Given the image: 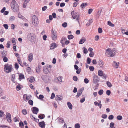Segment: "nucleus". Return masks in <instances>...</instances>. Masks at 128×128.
<instances>
[{
  "mask_svg": "<svg viewBox=\"0 0 128 128\" xmlns=\"http://www.w3.org/2000/svg\"><path fill=\"white\" fill-rule=\"evenodd\" d=\"M106 51L105 54L108 57H113L116 54V51L115 48H113L112 50L110 48H108L106 49Z\"/></svg>",
  "mask_w": 128,
  "mask_h": 128,
  "instance_id": "f257e3e1",
  "label": "nucleus"
},
{
  "mask_svg": "<svg viewBox=\"0 0 128 128\" xmlns=\"http://www.w3.org/2000/svg\"><path fill=\"white\" fill-rule=\"evenodd\" d=\"M10 4L11 7L14 12H16L18 11L19 8L18 4L15 0H12Z\"/></svg>",
  "mask_w": 128,
  "mask_h": 128,
  "instance_id": "f03ea898",
  "label": "nucleus"
},
{
  "mask_svg": "<svg viewBox=\"0 0 128 128\" xmlns=\"http://www.w3.org/2000/svg\"><path fill=\"white\" fill-rule=\"evenodd\" d=\"M4 70L6 73L11 72L12 70V66L11 64H7L4 65Z\"/></svg>",
  "mask_w": 128,
  "mask_h": 128,
  "instance_id": "7ed1b4c3",
  "label": "nucleus"
},
{
  "mask_svg": "<svg viewBox=\"0 0 128 128\" xmlns=\"http://www.w3.org/2000/svg\"><path fill=\"white\" fill-rule=\"evenodd\" d=\"M27 38L29 41L32 42H34L35 40L36 36L34 34L30 33L27 35Z\"/></svg>",
  "mask_w": 128,
  "mask_h": 128,
  "instance_id": "20e7f679",
  "label": "nucleus"
},
{
  "mask_svg": "<svg viewBox=\"0 0 128 128\" xmlns=\"http://www.w3.org/2000/svg\"><path fill=\"white\" fill-rule=\"evenodd\" d=\"M51 37L52 40H55L57 39V35L56 34V32L52 28L51 30Z\"/></svg>",
  "mask_w": 128,
  "mask_h": 128,
  "instance_id": "39448f33",
  "label": "nucleus"
},
{
  "mask_svg": "<svg viewBox=\"0 0 128 128\" xmlns=\"http://www.w3.org/2000/svg\"><path fill=\"white\" fill-rule=\"evenodd\" d=\"M32 22L34 26L37 25L38 24V18L35 15L32 17Z\"/></svg>",
  "mask_w": 128,
  "mask_h": 128,
  "instance_id": "423d86ee",
  "label": "nucleus"
},
{
  "mask_svg": "<svg viewBox=\"0 0 128 128\" xmlns=\"http://www.w3.org/2000/svg\"><path fill=\"white\" fill-rule=\"evenodd\" d=\"M6 118H7L8 122H10L12 121L11 115L10 113L8 112H6Z\"/></svg>",
  "mask_w": 128,
  "mask_h": 128,
  "instance_id": "0eeeda50",
  "label": "nucleus"
},
{
  "mask_svg": "<svg viewBox=\"0 0 128 128\" xmlns=\"http://www.w3.org/2000/svg\"><path fill=\"white\" fill-rule=\"evenodd\" d=\"M32 111L33 113L37 114L39 111V110L38 108L33 107L32 108Z\"/></svg>",
  "mask_w": 128,
  "mask_h": 128,
  "instance_id": "6e6552de",
  "label": "nucleus"
},
{
  "mask_svg": "<svg viewBox=\"0 0 128 128\" xmlns=\"http://www.w3.org/2000/svg\"><path fill=\"white\" fill-rule=\"evenodd\" d=\"M93 83L94 84H96L99 82V80H98V76L96 75H94L93 76Z\"/></svg>",
  "mask_w": 128,
  "mask_h": 128,
  "instance_id": "1a4fd4ad",
  "label": "nucleus"
},
{
  "mask_svg": "<svg viewBox=\"0 0 128 128\" xmlns=\"http://www.w3.org/2000/svg\"><path fill=\"white\" fill-rule=\"evenodd\" d=\"M84 89V88H82L78 90L77 94L76 96V97L78 98L81 95Z\"/></svg>",
  "mask_w": 128,
  "mask_h": 128,
  "instance_id": "9d476101",
  "label": "nucleus"
},
{
  "mask_svg": "<svg viewBox=\"0 0 128 128\" xmlns=\"http://www.w3.org/2000/svg\"><path fill=\"white\" fill-rule=\"evenodd\" d=\"M63 98L62 96L60 95H56L55 98V100H56L58 101V100L62 101Z\"/></svg>",
  "mask_w": 128,
  "mask_h": 128,
  "instance_id": "9b49d317",
  "label": "nucleus"
},
{
  "mask_svg": "<svg viewBox=\"0 0 128 128\" xmlns=\"http://www.w3.org/2000/svg\"><path fill=\"white\" fill-rule=\"evenodd\" d=\"M71 14L72 15V17L74 19L76 18L78 16L77 13L74 11L71 12Z\"/></svg>",
  "mask_w": 128,
  "mask_h": 128,
  "instance_id": "f8f14e48",
  "label": "nucleus"
},
{
  "mask_svg": "<svg viewBox=\"0 0 128 128\" xmlns=\"http://www.w3.org/2000/svg\"><path fill=\"white\" fill-rule=\"evenodd\" d=\"M39 126L41 128H44L45 126L44 122V121L40 122L38 124Z\"/></svg>",
  "mask_w": 128,
  "mask_h": 128,
  "instance_id": "ddd939ff",
  "label": "nucleus"
},
{
  "mask_svg": "<svg viewBox=\"0 0 128 128\" xmlns=\"http://www.w3.org/2000/svg\"><path fill=\"white\" fill-rule=\"evenodd\" d=\"M33 58V55L32 53H31L28 56V61L30 62H31Z\"/></svg>",
  "mask_w": 128,
  "mask_h": 128,
  "instance_id": "4468645a",
  "label": "nucleus"
},
{
  "mask_svg": "<svg viewBox=\"0 0 128 128\" xmlns=\"http://www.w3.org/2000/svg\"><path fill=\"white\" fill-rule=\"evenodd\" d=\"M86 41V38L84 37H82L80 40L79 43L82 44L84 43Z\"/></svg>",
  "mask_w": 128,
  "mask_h": 128,
  "instance_id": "2eb2a0df",
  "label": "nucleus"
},
{
  "mask_svg": "<svg viewBox=\"0 0 128 128\" xmlns=\"http://www.w3.org/2000/svg\"><path fill=\"white\" fill-rule=\"evenodd\" d=\"M94 104L96 106H98L100 108V109H101L102 108V104L100 103H99L98 102H94Z\"/></svg>",
  "mask_w": 128,
  "mask_h": 128,
  "instance_id": "dca6fc26",
  "label": "nucleus"
},
{
  "mask_svg": "<svg viewBox=\"0 0 128 128\" xmlns=\"http://www.w3.org/2000/svg\"><path fill=\"white\" fill-rule=\"evenodd\" d=\"M43 71L45 74H48L49 72V70L46 67L44 68Z\"/></svg>",
  "mask_w": 128,
  "mask_h": 128,
  "instance_id": "f3484780",
  "label": "nucleus"
},
{
  "mask_svg": "<svg viewBox=\"0 0 128 128\" xmlns=\"http://www.w3.org/2000/svg\"><path fill=\"white\" fill-rule=\"evenodd\" d=\"M19 80H22L24 79V75L20 73L19 75Z\"/></svg>",
  "mask_w": 128,
  "mask_h": 128,
  "instance_id": "a211bd4d",
  "label": "nucleus"
},
{
  "mask_svg": "<svg viewBox=\"0 0 128 128\" xmlns=\"http://www.w3.org/2000/svg\"><path fill=\"white\" fill-rule=\"evenodd\" d=\"M98 64L101 67H102L104 64L103 61L101 60H100L98 62Z\"/></svg>",
  "mask_w": 128,
  "mask_h": 128,
  "instance_id": "6ab92c4d",
  "label": "nucleus"
},
{
  "mask_svg": "<svg viewBox=\"0 0 128 128\" xmlns=\"http://www.w3.org/2000/svg\"><path fill=\"white\" fill-rule=\"evenodd\" d=\"M67 104L68 108L70 109L71 110L72 109V106L70 102H68L67 103Z\"/></svg>",
  "mask_w": 128,
  "mask_h": 128,
  "instance_id": "aec40b11",
  "label": "nucleus"
},
{
  "mask_svg": "<svg viewBox=\"0 0 128 128\" xmlns=\"http://www.w3.org/2000/svg\"><path fill=\"white\" fill-rule=\"evenodd\" d=\"M58 121L59 123H63L64 122V119L62 118L58 117Z\"/></svg>",
  "mask_w": 128,
  "mask_h": 128,
  "instance_id": "412c9836",
  "label": "nucleus"
},
{
  "mask_svg": "<svg viewBox=\"0 0 128 128\" xmlns=\"http://www.w3.org/2000/svg\"><path fill=\"white\" fill-rule=\"evenodd\" d=\"M45 117L44 115L43 114H40L38 116V118L40 119H43L45 118Z\"/></svg>",
  "mask_w": 128,
  "mask_h": 128,
  "instance_id": "4be33fe9",
  "label": "nucleus"
},
{
  "mask_svg": "<svg viewBox=\"0 0 128 128\" xmlns=\"http://www.w3.org/2000/svg\"><path fill=\"white\" fill-rule=\"evenodd\" d=\"M56 47V44L55 43H52L51 44L50 48L52 49Z\"/></svg>",
  "mask_w": 128,
  "mask_h": 128,
  "instance_id": "5701e85b",
  "label": "nucleus"
},
{
  "mask_svg": "<svg viewBox=\"0 0 128 128\" xmlns=\"http://www.w3.org/2000/svg\"><path fill=\"white\" fill-rule=\"evenodd\" d=\"M87 5V4L86 3H82L80 5V7L82 8H84Z\"/></svg>",
  "mask_w": 128,
  "mask_h": 128,
  "instance_id": "b1692460",
  "label": "nucleus"
},
{
  "mask_svg": "<svg viewBox=\"0 0 128 128\" xmlns=\"http://www.w3.org/2000/svg\"><path fill=\"white\" fill-rule=\"evenodd\" d=\"M93 21L91 19L86 24V26H89L90 24Z\"/></svg>",
  "mask_w": 128,
  "mask_h": 128,
  "instance_id": "393cba45",
  "label": "nucleus"
},
{
  "mask_svg": "<svg viewBox=\"0 0 128 128\" xmlns=\"http://www.w3.org/2000/svg\"><path fill=\"white\" fill-rule=\"evenodd\" d=\"M98 75L100 76H103V72L101 70H99L98 72Z\"/></svg>",
  "mask_w": 128,
  "mask_h": 128,
  "instance_id": "a878e982",
  "label": "nucleus"
},
{
  "mask_svg": "<svg viewBox=\"0 0 128 128\" xmlns=\"http://www.w3.org/2000/svg\"><path fill=\"white\" fill-rule=\"evenodd\" d=\"M112 64L113 66L115 68H118V65L116 62H114Z\"/></svg>",
  "mask_w": 128,
  "mask_h": 128,
  "instance_id": "bb28decb",
  "label": "nucleus"
},
{
  "mask_svg": "<svg viewBox=\"0 0 128 128\" xmlns=\"http://www.w3.org/2000/svg\"><path fill=\"white\" fill-rule=\"evenodd\" d=\"M34 78L33 77H31L30 78H29L28 79L30 82L31 83H32L33 82H34Z\"/></svg>",
  "mask_w": 128,
  "mask_h": 128,
  "instance_id": "cd10ccee",
  "label": "nucleus"
},
{
  "mask_svg": "<svg viewBox=\"0 0 128 128\" xmlns=\"http://www.w3.org/2000/svg\"><path fill=\"white\" fill-rule=\"evenodd\" d=\"M26 96V99L27 100H29L30 98L31 97H32V96L31 95L29 96H26V94H25L23 96V98H24L25 97V96Z\"/></svg>",
  "mask_w": 128,
  "mask_h": 128,
  "instance_id": "c85d7f7f",
  "label": "nucleus"
},
{
  "mask_svg": "<svg viewBox=\"0 0 128 128\" xmlns=\"http://www.w3.org/2000/svg\"><path fill=\"white\" fill-rule=\"evenodd\" d=\"M19 126L22 128H24V124L22 122H20L19 124Z\"/></svg>",
  "mask_w": 128,
  "mask_h": 128,
  "instance_id": "c756f323",
  "label": "nucleus"
},
{
  "mask_svg": "<svg viewBox=\"0 0 128 128\" xmlns=\"http://www.w3.org/2000/svg\"><path fill=\"white\" fill-rule=\"evenodd\" d=\"M114 122H111L110 123V128H115L114 127Z\"/></svg>",
  "mask_w": 128,
  "mask_h": 128,
  "instance_id": "7c9ffc66",
  "label": "nucleus"
},
{
  "mask_svg": "<svg viewBox=\"0 0 128 128\" xmlns=\"http://www.w3.org/2000/svg\"><path fill=\"white\" fill-rule=\"evenodd\" d=\"M74 36L72 34L68 35V38L69 40H70L73 39L74 38Z\"/></svg>",
  "mask_w": 128,
  "mask_h": 128,
  "instance_id": "2f4dec72",
  "label": "nucleus"
},
{
  "mask_svg": "<svg viewBox=\"0 0 128 128\" xmlns=\"http://www.w3.org/2000/svg\"><path fill=\"white\" fill-rule=\"evenodd\" d=\"M22 112L24 115H26L27 114V112L26 109H24L22 110Z\"/></svg>",
  "mask_w": 128,
  "mask_h": 128,
  "instance_id": "473e14b6",
  "label": "nucleus"
},
{
  "mask_svg": "<svg viewBox=\"0 0 128 128\" xmlns=\"http://www.w3.org/2000/svg\"><path fill=\"white\" fill-rule=\"evenodd\" d=\"M108 24L111 27H114V25L110 21H108Z\"/></svg>",
  "mask_w": 128,
  "mask_h": 128,
  "instance_id": "72a5a7b5",
  "label": "nucleus"
},
{
  "mask_svg": "<svg viewBox=\"0 0 128 128\" xmlns=\"http://www.w3.org/2000/svg\"><path fill=\"white\" fill-rule=\"evenodd\" d=\"M106 84L107 86L109 87H110L112 86L111 83L107 81L106 82Z\"/></svg>",
  "mask_w": 128,
  "mask_h": 128,
  "instance_id": "f704fd0d",
  "label": "nucleus"
},
{
  "mask_svg": "<svg viewBox=\"0 0 128 128\" xmlns=\"http://www.w3.org/2000/svg\"><path fill=\"white\" fill-rule=\"evenodd\" d=\"M74 127L75 128H80V126L79 124L77 123L75 124Z\"/></svg>",
  "mask_w": 128,
  "mask_h": 128,
  "instance_id": "c9c22d12",
  "label": "nucleus"
},
{
  "mask_svg": "<svg viewBox=\"0 0 128 128\" xmlns=\"http://www.w3.org/2000/svg\"><path fill=\"white\" fill-rule=\"evenodd\" d=\"M36 96L40 100H42L44 98V96L42 94L40 95L38 97L37 96Z\"/></svg>",
  "mask_w": 128,
  "mask_h": 128,
  "instance_id": "e433bc0d",
  "label": "nucleus"
},
{
  "mask_svg": "<svg viewBox=\"0 0 128 128\" xmlns=\"http://www.w3.org/2000/svg\"><path fill=\"white\" fill-rule=\"evenodd\" d=\"M67 26V23L66 22H64L62 24V26L64 28H66Z\"/></svg>",
  "mask_w": 128,
  "mask_h": 128,
  "instance_id": "4c0bfd02",
  "label": "nucleus"
},
{
  "mask_svg": "<svg viewBox=\"0 0 128 128\" xmlns=\"http://www.w3.org/2000/svg\"><path fill=\"white\" fill-rule=\"evenodd\" d=\"M12 43L13 44V45L15 44L16 43V41L15 40V38H13L12 40Z\"/></svg>",
  "mask_w": 128,
  "mask_h": 128,
  "instance_id": "58836bf2",
  "label": "nucleus"
},
{
  "mask_svg": "<svg viewBox=\"0 0 128 128\" xmlns=\"http://www.w3.org/2000/svg\"><path fill=\"white\" fill-rule=\"evenodd\" d=\"M103 90H100L98 91V93L99 95H101L103 94Z\"/></svg>",
  "mask_w": 128,
  "mask_h": 128,
  "instance_id": "ea45409f",
  "label": "nucleus"
},
{
  "mask_svg": "<svg viewBox=\"0 0 128 128\" xmlns=\"http://www.w3.org/2000/svg\"><path fill=\"white\" fill-rule=\"evenodd\" d=\"M15 19V17L14 16H11L9 18V20L11 21H13Z\"/></svg>",
  "mask_w": 128,
  "mask_h": 128,
  "instance_id": "a19ab883",
  "label": "nucleus"
},
{
  "mask_svg": "<svg viewBox=\"0 0 128 128\" xmlns=\"http://www.w3.org/2000/svg\"><path fill=\"white\" fill-rule=\"evenodd\" d=\"M28 103L30 105L32 106L33 104V101L32 100H29L28 102Z\"/></svg>",
  "mask_w": 128,
  "mask_h": 128,
  "instance_id": "79ce46f5",
  "label": "nucleus"
},
{
  "mask_svg": "<svg viewBox=\"0 0 128 128\" xmlns=\"http://www.w3.org/2000/svg\"><path fill=\"white\" fill-rule=\"evenodd\" d=\"M116 118L118 120H121L122 119V117L121 116L119 115L117 116Z\"/></svg>",
  "mask_w": 128,
  "mask_h": 128,
  "instance_id": "37998d69",
  "label": "nucleus"
},
{
  "mask_svg": "<svg viewBox=\"0 0 128 128\" xmlns=\"http://www.w3.org/2000/svg\"><path fill=\"white\" fill-rule=\"evenodd\" d=\"M89 68L90 70L91 71H93L94 70V68L92 66H90Z\"/></svg>",
  "mask_w": 128,
  "mask_h": 128,
  "instance_id": "c03bdc74",
  "label": "nucleus"
},
{
  "mask_svg": "<svg viewBox=\"0 0 128 128\" xmlns=\"http://www.w3.org/2000/svg\"><path fill=\"white\" fill-rule=\"evenodd\" d=\"M10 41H8L7 42V46L6 47L8 48H10Z\"/></svg>",
  "mask_w": 128,
  "mask_h": 128,
  "instance_id": "a18cd8bd",
  "label": "nucleus"
},
{
  "mask_svg": "<svg viewBox=\"0 0 128 128\" xmlns=\"http://www.w3.org/2000/svg\"><path fill=\"white\" fill-rule=\"evenodd\" d=\"M3 60L4 62H7L8 58L6 56H4L3 58Z\"/></svg>",
  "mask_w": 128,
  "mask_h": 128,
  "instance_id": "49530a36",
  "label": "nucleus"
},
{
  "mask_svg": "<svg viewBox=\"0 0 128 128\" xmlns=\"http://www.w3.org/2000/svg\"><path fill=\"white\" fill-rule=\"evenodd\" d=\"M89 80L88 79L85 78L84 79V82L86 84H88L89 82Z\"/></svg>",
  "mask_w": 128,
  "mask_h": 128,
  "instance_id": "de8ad7c7",
  "label": "nucleus"
},
{
  "mask_svg": "<svg viewBox=\"0 0 128 128\" xmlns=\"http://www.w3.org/2000/svg\"><path fill=\"white\" fill-rule=\"evenodd\" d=\"M15 76L14 75H12V76L11 77V80L12 81L14 82V80Z\"/></svg>",
  "mask_w": 128,
  "mask_h": 128,
  "instance_id": "09e8293b",
  "label": "nucleus"
},
{
  "mask_svg": "<svg viewBox=\"0 0 128 128\" xmlns=\"http://www.w3.org/2000/svg\"><path fill=\"white\" fill-rule=\"evenodd\" d=\"M114 118V116L112 115H110L108 117V118L110 120H112Z\"/></svg>",
  "mask_w": 128,
  "mask_h": 128,
  "instance_id": "8fccbe9b",
  "label": "nucleus"
},
{
  "mask_svg": "<svg viewBox=\"0 0 128 128\" xmlns=\"http://www.w3.org/2000/svg\"><path fill=\"white\" fill-rule=\"evenodd\" d=\"M111 93L110 91L109 90H107L106 92V94L108 96H109L110 94Z\"/></svg>",
  "mask_w": 128,
  "mask_h": 128,
  "instance_id": "3c124183",
  "label": "nucleus"
},
{
  "mask_svg": "<svg viewBox=\"0 0 128 128\" xmlns=\"http://www.w3.org/2000/svg\"><path fill=\"white\" fill-rule=\"evenodd\" d=\"M78 78L76 76H74L73 77V80L75 81H77L78 80Z\"/></svg>",
  "mask_w": 128,
  "mask_h": 128,
  "instance_id": "603ef678",
  "label": "nucleus"
},
{
  "mask_svg": "<svg viewBox=\"0 0 128 128\" xmlns=\"http://www.w3.org/2000/svg\"><path fill=\"white\" fill-rule=\"evenodd\" d=\"M76 73L77 74H79L80 73L81 71V70L80 68L78 69V70H76Z\"/></svg>",
  "mask_w": 128,
  "mask_h": 128,
  "instance_id": "864d4df0",
  "label": "nucleus"
},
{
  "mask_svg": "<svg viewBox=\"0 0 128 128\" xmlns=\"http://www.w3.org/2000/svg\"><path fill=\"white\" fill-rule=\"evenodd\" d=\"M107 116L106 114H102V117L104 118H107Z\"/></svg>",
  "mask_w": 128,
  "mask_h": 128,
  "instance_id": "5fc2aeb1",
  "label": "nucleus"
},
{
  "mask_svg": "<svg viewBox=\"0 0 128 128\" xmlns=\"http://www.w3.org/2000/svg\"><path fill=\"white\" fill-rule=\"evenodd\" d=\"M4 26L6 29H7L8 28V26L7 24H4L3 25Z\"/></svg>",
  "mask_w": 128,
  "mask_h": 128,
  "instance_id": "6e6d98bb",
  "label": "nucleus"
},
{
  "mask_svg": "<svg viewBox=\"0 0 128 128\" xmlns=\"http://www.w3.org/2000/svg\"><path fill=\"white\" fill-rule=\"evenodd\" d=\"M102 30L100 28H99L98 29V32L99 33H101L102 32Z\"/></svg>",
  "mask_w": 128,
  "mask_h": 128,
  "instance_id": "4d7b16f0",
  "label": "nucleus"
},
{
  "mask_svg": "<svg viewBox=\"0 0 128 128\" xmlns=\"http://www.w3.org/2000/svg\"><path fill=\"white\" fill-rule=\"evenodd\" d=\"M55 97V94H54V93H52V94L50 98L51 99H53Z\"/></svg>",
  "mask_w": 128,
  "mask_h": 128,
  "instance_id": "13d9d810",
  "label": "nucleus"
},
{
  "mask_svg": "<svg viewBox=\"0 0 128 128\" xmlns=\"http://www.w3.org/2000/svg\"><path fill=\"white\" fill-rule=\"evenodd\" d=\"M91 62V59L89 58H88L87 59V62L88 64H90Z\"/></svg>",
  "mask_w": 128,
  "mask_h": 128,
  "instance_id": "bf43d9fd",
  "label": "nucleus"
},
{
  "mask_svg": "<svg viewBox=\"0 0 128 128\" xmlns=\"http://www.w3.org/2000/svg\"><path fill=\"white\" fill-rule=\"evenodd\" d=\"M78 4V2L77 1H76L73 3V6L76 7Z\"/></svg>",
  "mask_w": 128,
  "mask_h": 128,
  "instance_id": "052dcab7",
  "label": "nucleus"
},
{
  "mask_svg": "<svg viewBox=\"0 0 128 128\" xmlns=\"http://www.w3.org/2000/svg\"><path fill=\"white\" fill-rule=\"evenodd\" d=\"M15 68L18 69V68L19 66L17 63H16L14 64Z\"/></svg>",
  "mask_w": 128,
  "mask_h": 128,
  "instance_id": "680f3d73",
  "label": "nucleus"
},
{
  "mask_svg": "<svg viewBox=\"0 0 128 128\" xmlns=\"http://www.w3.org/2000/svg\"><path fill=\"white\" fill-rule=\"evenodd\" d=\"M99 38V36L98 35L96 36L95 37V40L96 41H97L98 40Z\"/></svg>",
  "mask_w": 128,
  "mask_h": 128,
  "instance_id": "e2e57ef3",
  "label": "nucleus"
},
{
  "mask_svg": "<svg viewBox=\"0 0 128 128\" xmlns=\"http://www.w3.org/2000/svg\"><path fill=\"white\" fill-rule=\"evenodd\" d=\"M58 81L61 82L62 81V77L61 76H59L58 77Z\"/></svg>",
  "mask_w": 128,
  "mask_h": 128,
  "instance_id": "0e129e2a",
  "label": "nucleus"
},
{
  "mask_svg": "<svg viewBox=\"0 0 128 128\" xmlns=\"http://www.w3.org/2000/svg\"><path fill=\"white\" fill-rule=\"evenodd\" d=\"M16 89L18 91L20 90L21 88L20 86L18 85L16 86Z\"/></svg>",
  "mask_w": 128,
  "mask_h": 128,
  "instance_id": "69168bd1",
  "label": "nucleus"
},
{
  "mask_svg": "<svg viewBox=\"0 0 128 128\" xmlns=\"http://www.w3.org/2000/svg\"><path fill=\"white\" fill-rule=\"evenodd\" d=\"M85 100V98H82L80 100V102L81 103H83V102Z\"/></svg>",
  "mask_w": 128,
  "mask_h": 128,
  "instance_id": "338daca9",
  "label": "nucleus"
},
{
  "mask_svg": "<svg viewBox=\"0 0 128 128\" xmlns=\"http://www.w3.org/2000/svg\"><path fill=\"white\" fill-rule=\"evenodd\" d=\"M47 8V6H45L42 8V10L43 11H45L46 10Z\"/></svg>",
  "mask_w": 128,
  "mask_h": 128,
  "instance_id": "774afa93",
  "label": "nucleus"
}]
</instances>
